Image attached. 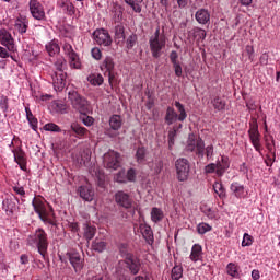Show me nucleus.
<instances>
[{
    "label": "nucleus",
    "instance_id": "1",
    "mask_svg": "<svg viewBox=\"0 0 280 280\" xmlns=\"http://www.w3.org/2000/svg\"><path fill=\"white\" fill-rule=\"evenodd\" d=\"M27 244L30 246H36L37 253H39L43 259H47V250L49 249V237L47 236V232H45L43 228L36 229L35 232L27 237Z\"/></svg>",
    "mask_w": 280,
    "mask_h": 280
},
{
    "label": "nucleus",
    "instance_id": "2",
    "mask_svg": "<svg viewBox=\"0 0 280 280\" xmlns=\"http://www.w3.org/2000/svg\"><path fill=\"white\" fill-rule=\"evenodd\" d=\"M33 209L39 219L45 222V224H50L56 226V220L54 219V208L49 206L40 197H34L32 201Z\"/></svg>",
    "mask_w": 280,
    "mask_h": 280
},
{
    "label": "nucleus",
    "instance_id": "3",
    "mask_svg": "<svg viewBox=\"0 0 280 280\" xmlns=\"http://www.w3.org/2000/svg\"><path fill=\"white\" fill-rule=\"evenodd\" d=\"M68 98L74 110H78L81 115H86V113H89V101L86 97L80 95V93L75 91H71L68 93Z\"/></svg>",
    "mask_w": 280,
    "mask_h": 280
},
{
    "label": "nucleus",
    "instance_id": "4",
    "mask_svg": "<svg viewBox=\"0 0 280 280\" xmlns=\"http://www.w3.org/2000/svg\"><path fill=\"white\" fill-rule=\"evenodd\" d=\"M230 163L229 158L222 155L221 160H218L217 163H210L206 165L205 173L206 174H213L215 173L217 176H224V173L229 170Z\"/></svg>",
    "mask_w": 280,
    "mask_h": 280
},
{
    "label": "nucleus",
    "instance_id": "5",
    "mask_svg": "<svg viewBox=\"0 0 280 280\" xmlns=\"http://www.w3.org/2000/svg\"><path fill=\"white\" fill-rule=\"evenodd\" d=\"M103 165L106 170H119V167H121V154L109 150L103 156Z\"/></svg>",
    "mask_w": 280,
    "mask_h": 280
},
{
    "label": "nucleus",
    "instance_id": "6",
    "mask_svg": "<svg viewBox=\"0 0 280 280\" xmlns=\"http://www.w3.org/2000/svg\"><path fill=\"white\" fill-rule=\"evenodd\" d=\"M187 150H190V152H196L199 156H206L208 161H213V147L212 144L208 145L205 149V142L203 141H196L188 144Z\"/></svg>",
    "mask_w": 280,
    "mask_h": 280
},
{
    "label": "nucleus",
    "instance_id": "7",
    "mask_svg": "<svg viewBox=\"0 0 280 280\" xmlns=\"http://www.w3.org/2000/svg\"><path fill=\"white\" fill-rule=\"evenodd\" d=\"M177 178L180 183L185 182L189 177V160L185 158H179L175 162Z\"/></svg>",
    "mask_w": 280,
    "mask_h": 280
},
{
    "label": "nucleus",
    "instance_id": "8",
    "mask_svg": "<svg viewBox=\"0 0 280 280\" xmlns=\"http://www.w3.org/2000/svg\"><path fill=\"white\" fill-rule=\"evenodd\" d=\"M93 37L96 45L101 47H110L113 45V37H110L108 31L104 28L94 31Z\"/></svg>",
    "mask_w": 280,
    "mask_h": 280
},
{
    "label": "nucleus",
    "instance_id": "9",
    "mask_svg": "<svg viewBox=\"0 0 280 280\" xmlns=\"http://www.w3.org/2000/svg\"><path fill=\"white\" fill-rule=\"evenodd\" d=\"M166 43L165 36H161V39H149V47L155 59L163 56V49H165Z\"/></svg>",
    "mask_w": 280,
    "mask_h": 280
},
{
    "label": "nucleus",
    "instance_id": "10",
    "mask_svg": "<svg viewBox=\"0 0 280 280\" xmlns=\"http://www.w3.org/2000/svg\"><path fill=\"white\" fill-rule=\"evenodd\" d=\"M115 202L122 209H132V197L124 190H118L115 194Z\"/></svg>",
    "mask_w": 280,
    "mask_h": 280
},
{
    "label": "nucleus",
    "instance_id": "11",
    "mask_svg": "<svg viewBox=\"0 0 280 280\" xmlns=\"http://www.w3.org/2000/svg\"><path fill=\"white\" fill-rule=\"evenodd\" d=\"M66 257L69 259L72 268H74L75 272H81L82 268H84V258L78 252H68Z\"/></svg>",
    "mask_w": 280,
    "mask_h": 280
},
{
    "label": "nucleus",
    "instance_id": "12",
    "mask_svg": "<svg viewBox=\"0 0 280 280\" xmlns=\"http://www.w3.org/2000/svg\"><path fill=\"white\" fill-rule=\"evenodd\" d=\"M30 12L36 21H45V9L43 4L38 2V0H31L30 3Z\"/></svg>",
    "mask_w": 280,
    "mask_h": 280
},
{
    "label": "nucleus",
    "instance_id": "13",
    "mask_svg": "<svg viewBox=\"0 0 280 280\" xmlns=\"http://www.w3.org/2000/svg\"><path fill=\"white\" fill-rule=\"evenodd\" d=\"M230 191L234 198L242 200V198H248V189L240 182H233L230 185Z\"/></svg>",
    "mask_w": 280,
    "mask_h": 280
},
{
    "label": "nucleus",
    "instance_id": "14",
    "mask_svg": "<svg viewBox=\"0 0 280 280\" xmlns=\"http://www.w3.org/2000/svg\"><path fill=\"white\" fill-rule=\"evenodd\" d=\"M0 43L7 47L9 51H16V46H14V38L12 37V34H10V32H8L5 28L0 31Z\"/></svg>",
    "mask_w": 280,
    "mask_h": 280
},
{
    "label": "nucleus",
    "instance_id": "15",
    "mask_svg": "<svg viewBox=\"0 0 280 280\" xmlns=\"http://www.w3.org/2000/svg\"><path fill=\"white\" fill-rule=\"evenodd\" d=\"M126 268L132 273V275H139V271L141 270V261L137 259L132 254H127L125 258Z\"/></svg>",
    "mask_w": 280,
    "mask_h": 280
},
{
    "label": "nucleus",
    "instance_id": "16",
    "mask_svg": "<svg viewBox=\"0 0 280 280\" xmlns=\"http://www.w3.org/2000/svg\"><path fill=\"white\" fill-rule=\"evenodd\" d=\"M52 84L55 91H62L67 86V73L55 72L52 75Z\"/></svg>",
    "mask_w": 280,
    "mask_h": 280
},
{
    "label": "nucleus",
    "instance_id": "17",
    "mask_svg": "<svg viewBox=\"0 0 280 280\" xmlns=\"http://www.w3.org/2000/svg\"><path fill=\"white\" fill-rule=\"evenodd\" d=\"M13 156L15 163L20 165V168L25 172L27 170V159H25V152L22 149H13Z\"/></svg>",
    "mask_w": 280,
    "mask_h": 280
},
{
    "label": "nucleus",
    "instance_id": "18",
    "mask_svg": "<svg viewBox=\"0 0 280 280\" xmlns=\"http://www.w3.org/2000/svg\"><path fill=\"white\" fill-rule=\"evenodd\" d=\"M266 148H267L268 152L265 158V163H266L267 167H272L275 161H277L275 142H267Z\"/></svg>",
    "mask_w": 280,
    "mask_h": 280
},
{
    "label": "nucleus",
    "instance_id": "19",
    "mask_svg": "<svg viewBox=\"0 0 280 280\" xmlns=\"http://www.w3.org/2000/svg\"><path fill=\"white\" fill-rule=\"evenodd\" d=\"M195 19L199 25H207L211 21V13L207 9H199L195 13Z\"/></svg>",
    "mask_w": 280,
    "mask_h": 280
},
{
    "label": "nucleus",
    "instance_id": "20",
    "mask_svg": "<svg viewBox=\"0 0 280 280\" xmlns=\"http://www.w3.org/2000/svg\"><path fill=\"white\" fill-rule=\"evenodd\" d=\"M139 230L145 242H148L149 244H153L154 233L152 232V228L148 224L141 223L139 225Z\"/></svg>",
    "mask_w": 280,
    "mask_h": 280
},
{
    "label": "nucleus",
    "instance_id": "21",
    "mask_svg": "<svg viewBox=\"0 0 280 280\" xmlns=\"http://www.w3.org/2000/svg\"><path fill=\"white\" fill-rule=\"evenodd\" d=\"M80 198L86 200V202H91L93 200L94 192L89 186H80L79 187Z\"/></svg>",
    "mask_w": 280,
    "mask_h": 280
},
{
    "label": "nucleus",
    "instance_id": "22",
    "mask_svg": "<svg viewBox=\"0 0 280 280\" xmlns=\"http://www.w3.org/2000/svg\"><path fill=\"white\" fill-rule=\"evenodd\" d=\"M96 231L97 229L95 228V225H91V223L83 224V236L85 237V240H88V242H91V240L95 237Z\"/></svg>",
    "mask_w": 280,
    "mask_h": 280
},
{
    "label": "nucleus",
    "instance_id": "23",
    "mask_svg": "<svg viewBox=\"0 0 280 280\" xmlns=\"http://www.w3.org/2000/svg\"><path fill=\"white\" fill-rule=\"evenodd\" d=\"M189 258L195 262L202 259V246L200 244L192 245Z\"/></svg>",
    "mask_w": 280,
    "mask_h": 280
},
{
    "label": "nucleus",
    "instance_id": "24",
    "mask_svg": "<svg viewBox=\"0 0 280 280\" xmlns=\"http://www.w3.org/2000/svg\"><path fill=\"white\" fill-rule=\"evenodd\" d=\"M124 126V119L120 115L114 114L109 118V127L112 130H119Z\"/></svg>",
    "mask_w": 280,
    "mask_h": 280
},
{
    "label": "nucleus",
    "instance_id": "25",
    "mask_svg": "<svg viewBox=\"0 0 280 280\" xmlns=\"http://www.w3.org/2000/svg\"><path fill=\"white\" fill-rule=\"evenodd\" d=\"M46 51L48 56H56V54H60V45H58V40L52 39L48 44H46Z\"/></svg>",
    "mask_w": 280,
    "mask_h": 280
},
{
    "label": "nucleus",
    "instance_id": "26",
    "mask_svg": "<svg viewBox=\"0 0 280 280\" xmlns=\"http://www.w3.org/2000/svg\"><path fill=\"white\" fill-rule=\"evenodd\" d=\"M249 139L250 141H259V129L257 126V119L252 118V124L249 128Z\"/></svg>",
    "mask_w": 280,
    "mask_h": 280
},
{
    "label": "nucleus",
    "instance_id": "27",
    "mask_svg": "<svg viewBox=\"0 0 280 280\" xmlns=\"http://www.w3.org/2000/svg\"><path fill=\"white\" fill-rule=\"evenodd\" d=\"M115 70V59L112 56L105 57L101 65V71H114Z\"/></svg>",
    "mask_w": 280,
    "mask_h": 280
},
{
    "label": "nucleus",
    "instance_id": "28",
    "mask_svg": "<svg viewBox=\"0 0 280 280\" xmlns=\"http://www.w3.org/2000/svg\"><path fill=\"white\" fill-rule=\"evenodd\" d=\"M225 270H226V273L233 279H240V266H237V264L235 262L228 264Z\"/></svg>",
    "mask_w": 280,
    "mask_h": 280
},
{
    "label": "nucleus",
    "instance_id": "29",
    "mask_svg": "<svg viewBox=\"0 0 280 280\" xmlns=\"http://www.w3.org/2000/svg\"><path fill=\"white\" fill-rule=\"evenodd\" d=\"M112 14H113V19L116 22L121 21V19H124V9H122V7L120 4L113 3Z\"/></svg>",
    "mask_w": 280,
    "mask_h": 280
},
{
    "label": "nucleus",
    "instance_id": "30",
    "mask_svg": "<svg viewBox=\"0 0 280 280\" xmlns=\"http://www.w3.org/2000/svg\"><path fill=\"white\" fill-rule=\"evenodd\" d=\"M213 190L219 196L221 200H224L226 198V188L222 184V182H214L213 184Z\"/></svg>",
    "mask_w": 280,
    "mask_h": 280
},
{
    "label": "nucleus",
    "instance_id": "31",
    "mask_svg": "<svg viewBox=\"0 0 280 280\" xmlns=\"http://www.w3.org/2000/svg\"><path fill=\"white\" fill-rule=\"evenodd\" d=\"M165 218V214L163 213V210L160 208H152L151 210V220L154 222V224H159L163 219Z\"/></svg>",
    "mask_w": 280,
    "mask_h": 280
},
{
    "label": "nucleus",
    "instance_id": "32",
    "mask_svg": "<svg viewBox=\"0 0 280 280\" xmlns=\"http://www.w3.org/2000/svg\"><path fill=\"white\" fill-rule=\"evenodd\" d=\"M164 119L168 126H172V124H174L176 119H178V114H176V110H174V107H167Z\"/></svg>",
    "mask_w": 280,
    "mask_h": 280
},
{
    "label": "nucleus",
    "instance_id": "33",
    "mask_svg": "<svg viewBox=\"0 0 280 280\" xmlns=\"http://www.w3.org/2000/svg\"><path fill=\"white\" fill-rule=\"evenodd\" d=\"M106 246H108V243H106V241H102L101 238H95L92 242V249H94L96 253H104V250H106Z\"/></svg>",
    "mask_w": 280,
    "mask_h": 280
},
{
    "label": "nucleus",
    "instance_id": "34",
    "mask_svg": "<svg viewBox=\"0 0 280 280\" xmlns=\"http://www.w3.org/2000/svg\"><path fill=\"white\" fill-rule=\"evenodd\" d=\"M88 81L92 86H102L104 84V77L102 74H91L88 77Z\"/></svg>",
    "mask_w": 280,
    "mask_h": 280
},
{
    "label": "nucleus",
    "instance_id": "35",
    "mask_svg": "<svg viewBox=\"0 0 280 280\" xmlns=\"http://www.w3.org/2000/svg\"><path fill=\"white\" fill-rule=\"evenodd\" d=\"M125 3H127L133 12L141 14V3H143V0H125Z\"/></svg>",
    "mask_w": 280,
    "mask_h": 280
},
{
    "label": "nucleus",
    "instance_id": "36",
    "mask_svg": "<svg viewBox=\"0 0 280 280\" xmlns=\"http://www.w3.org/2000/svg\"><path fill=\"white\" fill-rule=\"evenodd\" d=\"M175 107L179 113V115L177 116L178 121H185L187 119V112L185 110V105L176 101Z\"/></svg>",
    "mask_w": 280,
    "mask_h": 280
},
{
    "label": "nucleus",
    "instance_id": "37",
    "mask_svg": "<svg viewBox=\"0 0 280 280\" xmlns=\"http://www.w3.org/2000/svg\"><path fill=\"white\" fill-rule=\"evenodd\" d=\"M26 118L30 125L32 126L33 130H36L38 128V119L34 117V114H32V110L30 107H25Z\"/></svg>",
    "mask_w": 280,
    "mask_h": 280
},
{
    "label": "nucleus",
    "instance_id": "38",
    "mask_svg": "<svg viewBox=\"0 0 280 280\" xmlns=\"http://www.w3.org/2000/svg\"><path fill=\"white\" fill-rule=\"evenodd\" d=\"M69 63L72 69H81L82 62L80 61V56H78V52H74V55H70Z\"/></svg>",
    "mask_w": 280,
    "mask_h": 280
},
{
    "label": "nucleus",
    "instance_id": "39",
    "mask_svg": "<svg viewBox=\"0 0 280 280\" xmlns=\"http://www.w3.org/2000/svg\"><path fill=\"white\" fill-rule=\"evenodd\" d=\"M171 278H172L173 280H180V279H183V266H180V265H175V266L172 268Z\"/></svg>",
    "mask_w": 280,
    "mask_h": 280
},
{
    "label": "nucleus",
    "instance_id": "40",
    "mask_svg": "<svg viewBox=\"0 0 280 280\" xmlns=\"http://www.w3.org/2000/svg\"><path fill=\"white\" fill-rule=\"evenodd\" d=\"M55 69L57 70V73H65V70L67 69V60H65V58L57 59Z\"/></svg>",
    "mask_w": 280,
    "mask_h": 280
},
{
    "label": "nucleus",
    "instance_id": "41",
    "mask_svg": "<svg viewBox=\"0 0 280 280\" xmlns=\"http://www.w3.org/2000/svg\"><path fill=\"white\" fill-rule=\"evenodd\" d=\"M212 106L215 110H224V108H226V102L222 101L220 97H215L212 101Z\"/></svg>",
    "mask_w": 280,
    "mask_h": 280
},
{
    "label": "nucleus",
    "instance_id": "42",
    "mask_svg": "<svg viewBox=\"0 0 280 280\" xmlns=\"http://www.w3.org/2000/svg\"><path fill=\"white\" fill-rule=\"evenodd\" d=\"M71 130H72V132H74V135H78V137H83V135L86 133V128H84L78 124H72Z\"/></svg>",
    "mask_w": 280,
    "mask_h": 280
},
{
    "label": "nucleus",
    "instance_id": "43",
    "mask_svg": "<svg viewBox=\"0 0 280 280\" xmlns=\"http://www.w3.org/2000/svg\"><path fill=\"white\" fill-rule=\"evenodd\" d=\"M147 150L143 147H139L136 153V159L138 163H143L145 161Z\"/></svg>",
    "mask_w": 280,
    "mask_h": 280
},
{
    "label": "nucleus",
    "instance_id": "44",
    "mask_svg": "<svg viewBox=\"0 0 280 280\" xmlns=\"http://www.w3.org/2000/svg\"><path fill=\"white\" fill-rule=\"evenodd\" d=\"M115 37L118 39L126 38V28L121 24L115 26Z\"/></svg>",
    "mask_w": 280,
    "mask_h": 280
},
{
    "label": "nucleus",
    "instance_id": "45",
    "mask_svg": "<svg viewBox=\"0 0 280 280\" xmlns=\"http://www.w3.org/2000/svg\"><path fill=\"white\" fill-rule=\"evenodd\" d=\"M194 37L199 40H205L207 38V32L202 28H194L192 31Z\"/></svg>",
    "mask_w": 280,
    "mask_h": 280
},
{
    "label": "nucleus",
    "instance_id": "46",
    "mask_svg": "<svg viewBox=\"0 0 280 280\" xmlns=\"http://www.w3.org/2000/svg\"><path fill=\"white\" fill-rule=\"evenodd\" d=\"M137 34H131L126 40L127 49H132L137 45Z\"/></svg>",
    "mask_w": 280,
    "mask_h": 280
},
{
    "label": "nucleus",
    "instance_id": "47",
    "mask_svg": "<svg viewBox=\"0 0 280 280\" xmlns=\"http://www.w3.org/2000/svg\"><path fill=\"white\" fill-rule=\"evenodd\" d=\"M15 30H18V32L20 34H25V32H27V24H25L21 20H16V22H15Z\"/></svg>",
    "mask_w": 280,
    "mask_h": 280
},
{
    "label": "nucleus",
    "instance_id": "48",
    "mask_svg": "<svg viewBox=\"0 0 280 280\" xmlns=\"http://www.w3.org/2000/svg\"><path fill=\"white\" fill-rule=\"evenodd\" d=\"M197 231H198L199 235H205V233H209V231H211V225H209L207 223H200L197 226Z\"/></svg>",
    "mask_w": 280,
    "mask_h": 280
},
{
    "label": "nucleus",
    "instance_id": "49",
    "mask_svg": "<svg viewBox=\"0 0 280 280\" xmlns=\"http://www.w3.org/2000/svg\"><path fill=\"white\" fill-rule=\"evenodd\" d=\"M168 58H170L173 67L180 65V61L178 60V52L176 50H172Z\"/></svg>",
    "mask_w": 280,
    "mask_h": 280
},
{
    "label": "nucleus",
    "instance_id": "50",
    "mask_svg": "<svg viewBox=\"0 0 280 280\" xmlns=\"http://www.w3.org/2000/svg\"><path fill=\"white\" fill-rule=\"evenodd\" d=\"M114 180H116V183H127L126 171L118 172L115 175Z\"/></svg>",
    "mask_w": 280,
    "mask_h": 280
},
{
    "label": "nucleus",
    "instance_id": "51",
    "mask_svg": "<svg viewBox=\"0 0 280 280\" xmlns=\"http://www.w3.org/2000/svg\"><path fill=\"white\" fill-rule=\"evenodd\" d=\"M63 51L68 58L77 54L75 50H73V46H71L69 43L63 44Z\"/></svg>",
    "mask_w": 280,
    "mask_h": 280
},
{
    "label": "nucleus",
    "instance_id": "52",
    "mask_svg": "<svg viewBox=\"0 0 280 280\" xmlns=\"http://www.w3.org/2000/svg\"><path fill=\"white\" fill-rule=\"evenodd\" d=\"M44 130H47L49 132H58L60 130V127L54 122H48L44 126Z\"/></svg>",
    "mask_w": 280,
    "mask_h": 280
},
{
    "label": "nucleus",
    "instance_id": "53",
    "mask_svg": "<svg viewBox=\"0 0 280 280\" xmlns=\"http://www.w3.org/2000/svg\"><path fill=\"white\" fill-rule=\"evenodd\" d=\"M242 246L243 247L253 246V237L248 233L244 234L243 241H242Z\"/></svg>",
    "mask_w": 280,
    "mask_h": 280
},
{
    "label": "nucleus",
    "instance_id": "54",
    "mask_svg": "<svg viewBox=\"0 0 280 280\" xmlns=\"http://www.w3.org/2000/svg\"><path fill=\"white\" fill-rule=\"evenodd\" d=\"M63 10L69 14V16H73V14H75V5H73L71 1L66 3V8Z\"/></svg>",
    "mask_w": 280,
    "mask_h": 280
},
{
    "label": "nucleus",
    "instance_id": "55",
    "mask_svg": "<svg viewBox=\"0 0 280 280\" xmlns=\"http://www.w3.org/2000/svg\"><path fill=\"white\" fill-rule=\"evenodd\" d=\"M82 122L84 124V126H93L95 119L91 116H88L86 114H83V116L81 117Z\"/></svg>",
    "mask_w": 280,
    "mask_h": 280
},
{
    "label": "nucleus",
    "instance_id": "56",
    "mask_svg": "<svg viewBox=\"0 0 280 280\" xmlns=\"http://www.w3.org/2000/svg\"><path fill=\"white\" fill-rule=\"evenodd\" d=\"M91 55L94 60H102V50L98 47L92 48Z\"/></svg>",
    "mask_w": 280,
    "mask_h": 280
},
{
    "label": "nucleus",
    "instance_id": "57",
    "mask_svg": "<svg viewBox=\"0 0 280 280\" xmlns=\"http://www.w3.org/2000/svg\"><path fill=\"white\" fill-rule=\"evenodd\" d=\"M126 178L130 183H135V179L137 178V173L135 172V168L128 170V172L126 174Z\"/></svg>",
    "mask_w": 280,
    "mask_h": 280
},
{
    "label": "nucleus",
    "instance_id": "58",
    "mask_svg": "<svg viewBox=\"0 0 280 280\" xmlns=\"http://www.w3.org/2000/svg\"><path fill=\"white\" fill-rule=\"evenodd\" d=\"M81 161L82 163H86L89 161H91V150L86 149L83 151V153L81 154Z\"/></svg>",
    "mask_w": 280,
    "mask_h": 280
},
{
    "label": "nucleus",
    "instance_id": "59",
    "mask_svg": "<svg viewBox=\"0 0 280 280\" xmlns=\"http://www.w3.org/2000/svg\"><path fill=\"white\" fill-rule=\"evenodd\" d=\"M173 69L175 71L176 78L183 77V66H180V63H178L177 66H173Z\"/></svg>",
    "mask_w": 280,
    "mask_h": 280
},
{
    "label": "nucleus",
    "instance_id": "60",
    "mask_svg": "<svg viewBox=\"0 0 280 280\" xmlns=\"http://www.w3.org/2000/svg\"><path fill=\"white\" fill-rule=\"evenodd\" d=\"M161 36H165V35H161V28H156L153 36L150 37V40H161Z\"/></svg>",
    "mask_w": 280,
    "mask_h": 280
},
{
    "label": "nucleus",
    "instance_id": "61",
    "mask_svg": "<svg viewBox=\"0 0 280 280\" xmlns=\"http://www.w3.org/2000/svg\"><path fill=\"white\" fill-rule=\"evenodd\" d=\"M13 191H15V194L19 196L25 197V188H23V186H14Z\"/></svg>",
    "mask_w": 280,
    "mask_h": 280
},
{
    "label": "nucleus",
    "instance_id": "62",
    "mask_svg": "<svg viewBox=\"0 0 280 280\" xmlns=\"http://www.w3.org/2000/svg\"><path fill=\"white\" fill-rule=\"evenodd\" d=\"M268 54L267 52H265V54H262L261 56H260V65H262V66H266V65H268Z\"/></svg>",
    "mask_w": 280,
    "mask_h": 280
},
{
    "label": "nucleus",
    "instance_id": "63",
    "mask_svg": "<svg viewBox=\"0 0 280 280\" xmlns=\"http://www.w3.org/2000/svg\"><path fill=\"white\" fill-rule=\"evenodd\" d=\"M10 54L8 52V49L0 46V58H9Z\"/></svg>",
    "mask_w": 280,
    "mask_h": 280
},
{
    "label": "nucleus",
    "instance_id": "64",
    "mask_svg": "<svg viewBox=\"0 0 280 280\" xmlns=\"http://www.w3.org/2000/svg\"><path fill=\"white\" fill-rule=\"evenodd\" d=\"M178 8L182 10L185 9V7L189 3V0H176Z\"/></svg>",
    "mask_w": 280,
    "mask_h": 280
}]
</instances>
